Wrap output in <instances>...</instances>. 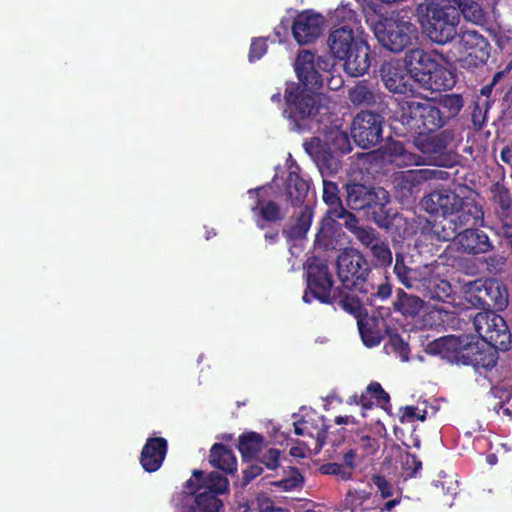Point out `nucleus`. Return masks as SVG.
Here are the masks:
<instances>
[{
    "label": "nucleus",
    "instance_id": "1",
    "mask_svg": "<svg viewBox=\"0 0 512 512\" xmlns=\"http://www.w3.org/2000/svg\"><path fill=\"white\" fill-rule=\"evenodd\" d=\"M330 67V60L326 57H316L308 50L298 54L295 71L301 84L288 83L285 89L284 115L291 121L292 130H313L328 118L326 97L315 91L323 82L320 71L328 72Z\"/></svg>",
    "mask_w": 512,
    "mask_h": 512
},
{
    "label": "nucleus",
    "instance_id": "2",
    "mask_svg": "<svg viewBox=\"0 0 512 512\" xmlns=\"http://www.w3.org/2000/svg\"><path fill=\"white\" fill-rule=\"evenodd\" d=\"M457 7L445 2H432L418 9L420 22L429 39L437 44L451 42L457 35L460 12L472 23L482 24L485 12L482 0H453Z\"/></svg>",
    "mask_w": 512,
    "mask_h": 512
},
{
    "label": "nucleus",
    "instance_id": "3",
    "mask_svg": "<svg viewBox=\"0 0 512 512\" xmlns=\"http://www.w3.org/2000/svg\"><path fill=\"white\" fill-rule=\"evenodd\" d=\"M422 208L434 215H441L440 225L432 228L437 239L449 241L455 232L464 226H475L482 222L483 212L474 202H465L449 189L434 191L421 200Z\"/></svg>",
    "mask_w": 512,
    "mask_h": 512
},
{
    "label": "nucleus",
    "instance_id": "4",
    "mask_svg": "<svg viewBox=\"0 0 512 512\" xmlns=\"http://www.w3.org/2000/svg\"><path fill=\"white\" fill-rule=\"evenodd\" d=\"M327 43L330 53L342 63L346 74L359 77L368 72L370 47L361 25L340 26L332 30Z\"/></svg>",
    "mask_w": 512,
    "mask_h": 512
},
{
    "label": "nucleus",
    "instance_id": "5",
    "mask_svg": "<svg viewBox=\"0 0 512 512\" xmlns=\"http://www.w3.org/2000/svg\"><path fill=\"white\" fill-rule=\"evenodd\" d=\"M405 61L410 78L428 90H448L456 83L454 72L443 64L441 54L417 48L406 54Z\"/></svg>",
    "mask_w": 512,
    "mask_h": 512
},
{
    "label": "nucleus",
    "instance_id": "6",
    "mask_svg": "<svg viewBox=\"0 0 512 512\" xmlns=\"http://www.w3.org/2000/svg\"><path fill=\"white\" fill-rule=\"evenodd\" d=\"M426 352L457 364L489 366L493 363L492 357L485 362L479 342H474L473 337L468 335H450L436 339L428 343Z\"/></svg>",
    "mask_w": 512,
    "mask_h": 512
},
{
    "label": "nucleus",
    "instance_id": "7",
    "mask_svg": "<svg viewBox=\"0 0 512 512\" xmlns=\"http://www.w3.org/2000/svg\"><path fill=\"white\" fill-rule=\"evenodd\" d=\"M397 119L415 134H430L444 124V117L435 103L426 98L413 97L399 104Z\"/></svg>",
    "mask_w": 512,
    "mask_h": 512
},
{
    "label": "nucleus",
    "instance_id": "8",
    "mask_svg": "<svg viewBox=\"0 0 512 512\" xmlns=\"http://www.w3.org/2000/svg\"><path fill=\"white\" fill-rule=\"evenodd\" d=\"M372 28L378 42L392 52L403 51L418 37L416 26L402 12H392L378 20Z\"/></svg>",
    "mask_w": 512,
    "mask_h": 512
},
{
    "label": "nucleus",
    "instance_id": "9",
    "mask_svg": "<svg viewBox=\"0 0 512 512\" xmlns=\"http://www.w3.org/2000/svg\"><path fill=\"white\" fill-rule=\"evenodd\" d=\"M228 486L227 478L218 472L204 477L202 472L194 471L186 484V492L195 495L191 512H220L222 503L216 495L226 492Z\"/></svg>",
    "mask_w": 512,
    "mask_h": 512
},
{
    "label": "nucleus",
    "instance_id": "10",
    "mask_svg": "<svg viewBox=\"0 0 512 512\" xmlns=\"http://www.w3.org/2000/svg\"><path fill=\"white\" fill-rule=\"evenodd\" d=\"M474 329L481 338L479 346L482 348L483 357L487 362L494 353L491 348L506 350L510 343V333L504 318L495 312H479L473 319Z\"/></svg>",
    "mask_w": 512,
    "mask_h": 512
},
{
    "label": "nucleus",
    "instance_id": "11",
    "mask_svg": "<svg viewBox=\"0 0 512 512\" xmlns=\"http://www.w3.org/2000/svg\"><path fill=\"white\" fill-rule=\"evenodd\" d=\"M490 51L488 40L473 29H461L452 49L456 62L466 70L484 66L490 57Z\"/></svg>",
    "mask_w": 512,
    "mask_h": 512
},
{
    "label": "nucleus",
    "instance_id": "12",
    "mask_svg": "<svg viewBox=\"0 0 512 512\" xmlns=\"http://www.w3.org/2000/svg\"><path fill=\"white\" fill-rule=\"evenodd\" d=\"M332 278L325 263L313 260L308 264L307 289L303 295V301L310 303L312 299H318L323 303H330L335 297L332 294Z\"/></svg>",
    "mask_w": 512,
    "mask_h": 512
},
{
    "label": "nucleus",
    "instance_id": "13",
    "mask_svg": "<svg viewBox=\"0 0 512 512\" xmlns=\"http://www.w3.org/2000/svg\"><path fill=\"white\" fill-rule=\"evenodd\" d=\"M440 268L441 265L437 263L415 266L411 257L397 254L394 272L404 286L420 291L423 286L428 285L429 276Z\"/></svg>",
    "mask_w": 512,
    "mask_h": 512
},
{
    "label": "nucleus",
    "instance_id": "14",
    "mask_svg": "<svg viewBox=\"0 0 512 512\" xmlns=\"http://www.w3.org/2000/svg\"><path fill=\"white\" fill-rule=\"evenodd\" d=\"M465 292L473 304L492 306L502 310L507 306L508 293L506 288L497 281L475 280L465 284Z\"/></svg>",
    "mask_w": 512,
    "mask_h": 512
},
{
    "label": "nucleus",
    "instance_id": "15",
    "mask_svg": "<svg viewBox=\"0 0 512 512\" xmlns=\"http://www.w3.org/2000/svg\"><path fill=\"white\" fill-rule=\"evenodd\" d=\"M382 123L379 114L368 111L358 113L351 126L354 141L364 149L377 145L382 137Z\"/></svg>",
    "mask_w": 512,
    "mask_h": 512
},
{
    "label": "nucleus",
    "instance_id": "16",
    "mask_svg": "<svg viewBox=\"0 0 512 512\" xmlns=\"http://www.w3.org/2000/svg\"><path fill=\"white\" fill-rule=\"evenodd\" d=\"M367 272V263L359 252L348 249L338 256V277L347 289H356L357 285L365 279Z\"/></svg>",
    "mask_w": 512,
    "mask_h": 512
},
{
    "label": "nucleus",
    "instance_id": "17",
    "mask_svg": "<svg viewBox=\"0 0 512 512\" xmlns=\"http://www.w3.org/2000/svg\"><path fill=\"white\" fill-rule=\"evenodd\" d=\"M268 190L269 188L267 187H260L248 191L252 215L260 228H263L266 223L281 219L280 209L278 205L269 198Z\"/></svg>",
    "mask_w": 512,
    "mask_h": 512
},
{
    "label": "nucleus",
    "instance_id": "18",
    "mask_svg": "<svg viewBox=\"0 0 512 512\" xmlns=\"http://www.w3.org/2000/svg\"><path fill=\"white\" fill-rule=\"evenodd\" d=\"M324 18L322 15L303 11L298 13L292 24V34L299 45L313 43L322 33Z\"/></svg>",
    "mask_w": 512,
    "mask_h": 512
},
{
    "label": "nucleus",
    "instance_id": "19",
    "mask_svg": "<svg viewBox=\"0 0 512 512\" xmlns=\"http://www.w3.org/2000/svg\"><path fill=\"white\" fill-rule=\"evenodd\" d=\"M450 240L458 251L469 255L485 254L492 250L493 245L486 233L478 229H465Z\"/></svg>",
    "mask_w": 512,
    "mask_h": 512
},
{
    "label": "nucleus",
    "instance_id": "20",
    "mask_svg": "<svg viewBox=\"0 0 512 512\" xmlns=\"http://www.w3.org/2000/svg\"><path fill=\"white\" fill-rule=\"evenodd\" d=\"M415 146L423 153L425 164L446 166L447 159L444 155L446 142L440 135H419L414 141Z\"/></svg>",
    "mask_w": 512,
    "mask_h": 512
},
{
    "label": "nucleus",
    "instance_id": "21",
    "mask_svg": "<svg viewBox=\"0 0 512 512\" xmlns=\"http://www.w3.org/2000/svg\"><path fill=\"white\" fill-rule=\"evenodd\" d=\"M405 66L407 64L405 63ZM381 78L385 87L393 93L403 94L408 90V67H404L400 60L385 62L381 67Z\"/></svg>",
    "mask_w": 512,
    "mask_h": 512
},
{
    "label": "nucleus",
    "instance_id": "22",
    "mask_svg": "<svg viewBox=\"0 0 512 512\" xmlns=\"http://www.w3.org/2000/svg\"><path fill=\"white\" fill-rule=\"evenodd\" d=\"M167 442L164 438H150L141 452V465L147 472L157 471L165 458Z\"/></svg>",
    "mask_w": 512,
    "mask_h": 512
},
{
    "label": "nucleus",
    "instance_id": "23",
    "mask_svg": "<svg viewBox=\"0 0 512 512\" xmlns=\"http://www.w3.org/2000/svg\"><path fill=\"white\" fill-rule=\"evenodd\" d=\"M286 165L288 169L287 190L293 204H299L308 193L309 183L299 176V168L293 162L291 155L288 156Z\"/></svg>",
    "mask_w": 512,
    "mask_h": 512
},
{
    "label": "nucleus",
    "instance_id": "24",
    "mask_svg": "<svg viewBox=\"0 0 512 512\" xmlns=\"http://www.w3.org/2000/svg\"><path fill=\"white\" fill-rule=\"evenodd\" d=\"M435 270V273L429 276L427 280V286H423L420 291L426 293V295L430 296L432 299L446 301L452 294V286L451 284L440 277V270Z\"/></svg>",
    "mask_w": 512,
    "mask_h": 512
},
{
    "label": "nucleus",
    "instance_id": "25",
    "mask_svg": "<svg viewBox=\"0 0 512 512\" xmlns=\"http://www.w3.org/2000/svg\"><path fill=\"white\" fill-rule=\"evenodd\" d=\"M376 92L367 81H358L348 89V99L355 106H370L376 103Z\"/></svg>",
    "mask_w": 512,
    "mask_h": 512
},
{
    "label": "nucleus",
    "instance_id": "26",
    "mask_svg": "<svg viewBox=\"0 0 512 512\" xmlns=\"http://www.w3.org/2000/svg\"><path fill=\"white\" fill-rule=\"evenodd\" d=\"M210 463L226 473H232L236 469V459L230 449L223 444H214L211 448Z\"/></svg>",
    "mask_w": 512,
    "mask_h": 512
},
{
    "label": "nucleus",
    "instance_id": "27",
    "mask_svg": "<svg viewBox=\"0 0 512 512\" xmlns=\"http://www.w3.org/2000/svg\"><path fill=\"white\" fill-rule=\"evenodd\" d=\"M387 150L388 161L398 167L425 164L423 156L405 150L400 143H393Z\"/></svg>",
    "mask_w": 512,
    "mask_h": 512
},
{
    "label": "nucleus",
    "instance_id": "28",
    "mask_svg": "<svg viewBox=\"0 0 512 512\" xmlns=\"http://www.w3.org/2000/svg\"><path fill=\"white\" fill-rule=\"evenodd\" d=\"M395 306L402 314L406 316H415L422 311L424 302L418 296L401 292L399 293V298L395 303Z\"/></svg>",
    "mask_w": 512,
    "mask_h": 512
},
{
    "label": "nucleus",
    "instance_id": "29",
    "mask_svg": "<svg viewBox=\"0 0 512 512\" xmlns=\"http://www.w3.org/2000/svg\"><path fill=\"white\" fill-rule=\"evenodd\" d=\"M369 189L361 184L347 186V205L353 210H361L367 207Z\"/></svg>",
    "mask_w": 512,
    "mask_h": 512
},
{
    "label": "nucleus",
    "instance_id": "30",
    "mask_svg": "<svg viewBox=\"0 0 512 512\" xmlns=\"http://www.w3.org/2000/svg\"><path fill=\"white\" fill-rule=\"evenodd\" d=\"M331 19L341 26L360 25L358 15L352 2L340 4L332 13Z\"/></svg>",
    "mask_w": 512,
    "mask_h": 512
},
{
    "label": "nucleus",
    "instance_id": "31",
    "mask_svg": "<svg viewBox=\"0 0 512 512\" xmlns=\"http://www.w3.org/2000/svg\"><path fill=\"white\" fill-rule=\"evenodd\" d=\"M323 200L330 206L333 217H342L343 210L338 196V187L334 182L323 180Z\"/></svg>",
    "mask_w": 512,
    "mask_h": 512
},
{
    "label": "nucleus",
    "instance_id": "32",
    "mask_svg": "<svg viewBox=\"0 0 512 512\" xmlns=\"http://www.w3.org/2000/svg\"><path fill=\"white\" fill-rule=\"evenodd\" d=\"M358 327L363 343L367 347H373L380 343L382 334L378 329H375L373 319L359 320Z\"/></svg>",
    "mask_w": 512,
    "mask_h": 512
},
{
    "label": "nucleus",
    "instance_id": "33",
    "mask_svg": "<svg viewBox=\"0 0 512 512\" xmlns=\"http://www.w3.org/2000/svg\"><path fill=\"white\" fill-rule=\"evenodd\" d=\"M388 343L386 349L388 352H394L402 362L408 361L409 348L404 338L397 332L387 329Z\"/></svg>",
    "mask_w": 512,
    "mask_h": 512
},
{
    "label": "nucleus",
    "instance_id": "34",
    "mask_svg": "<svg viewBox=\"0 0 512 512\" xmlns=\"http://www.w3.org/2000/svg\"><path fill=\"white\" fill-rule=\"evenodd\" d=\"M263 437L255 432L243 434L239 440V449L244 456H254L262 448Z\"/></svg>",
    "mask_w": 512,
    "mask_h": 512
},
{
    "label": "nucleus",
    "instance_id": "35",
    "mask_svg": "<svg viewBox=\"0 0 512 512\" xmlns=\"http://www.w3.org/2000/svg\"><path fill=\"white\" fill-rule=\"evenodd\" d=\"M326 143L331 152L348 153L351 151V144L348 135L340 130H332L326 137Z\"/></svg>",
    "mask_w": 512,
    "mask_h": 512
},
{
    "label": "nucleus",
    "instance_id": "36",
    "mask_svg": "<svg viewBox=\"0 0 512 512\" xmlns=\"http://www.w3.org/2000/svg\"><path fill=\"white\" fill-rule=\"evenodd\" d=\"M302 483V477L295 469H289L285 472V477L281 480L274 481L271 484L276 486L282 491H292L298 488Z\"/></svg>",
    "mask_w": 512,
    "mask_h": 512
},
{
    "label": "nucleus",
    "instance_id": "37",
    "mask_svg": "<svg viewBox=\"0 0 512 512\" xmlns=\"http://www.w3.org/2000/svg\"><path fill=\"white\" fill-rule=\"evenodd\" d=\"M379 265L390 264L392 261V253L388 245L378 238L376 242L369 248Z\"/></svg>",
    "mask_w": 512,
    "mask_h": 512
},
{
    "label": "nucleus",
    "instance_id": "38",
    "mask_svg": "<svg viewBox=\"0 0 512 512\" xmlns=\"http://www.w3.org/2000/svg\"><path fill=\"white\" fill-rule=\"evenodd\" d=\"M367 202V207H384L386 204L389 203V194L384 188L381 187L369 189V197L367 199Z\"/></svg>",
    "mask_w": 512,
    "mask_h": 512
},
{
    "label": "nucleus",
    "instance_id": "39",
    "mask_svg": "<svg viewBox=\"0 0 512 512\" xmlns=\"http://www.w3.org/2000/svg\"><path fill=\"white\" fill-rule=\"evenodd\" d=\"M256 509L258 512H290L286 508L275 507L272 499L264 493H259L257 495Z\"/></svg>",
    "mask_w": 512,
    "mask_h": 512
},
{
    "label": "nucleus",
    "instance_id": "40",
    "mask_svg": "<svg viewBox=\"0 0 512 512\" xmlns=\"http://www.w3.org/2000/svg\"><path fill=\"white\" fill-rule=\"evenodd\" d=\"M321 471L327 475H335L341 480H349L352 472L347 468L337 463H329L321 467Z\"/></svg>",
    "mask_w": 512,
    "mask_h": 512
},
{
    "label": "nucleus",
    "instance_id": "41",
    "mask_svg": "<svg viewBox=\"0 0 512 512\" xmlns=\"http://www.w3.org/2000/svg\"><path fill=\"white\" fill-rule=\"evenodd\" d=\"M366 393L374 398L378 404L384 405L389 402V395L384 391L380 383L372 382L366 388Z\"/></svg>",
    "mask_w": 512,
    "mask_h": 512
},
{
    "label": "nucleus",
    "instance_id": "42",
    "mask_svg": "<svg viewBox=\"0 0 512 512\" xmlns=\"http://www.w3.org/2000/svg\"><path fill=\"white\" fill-rule=\"evenodd\" d=\"M354 234L356 238L367 248H370L373 245V243L378 240V237H376L372 229L356 227L354 229Z\"/></svg>",
    "mask_w": 512,
    "mask_h": 512
},
{
    "label": "nucleus",
    "instance_id": "43",
    "mask_svg": "<svg viewBox=\"0 0 512 512\" xmlns=\"http://www.w3.org/2000/svg\"><path fill=\"white\" fill-rule=\"evenodd\" d=\"M267 51V44L265 39H254L250 46L249 61L254 62L259 60Z\"/></svg>",
    "mask_w": 512,
    "mask_h": 512
},
{
    "label": "nucleus",
    "instance_id": "44",
    "mask_svg": "<svg viewBox=\"0 0 512 512\" xmlns=\"http://www.w3.org/2000/svg\"><path fill=\"white\" fill-rule=\"evenodd\" d=\"M415 419L417 420H425V411L419 409L418 407L407 406L403 410L402 421L412 422Z\"/></svg>",
    "mask_w": 512,
    "mask_h": 512
},
{
    "label": "nucleus",
    "instance_id": "45",
    "mask_svg": "<svg viewBox=\"0 0 512 512\" xmlns=\"http://www.w3.org/2000/svg\"><path fill=\"white\" fill-rule=\"evenodd\" d=\"M443 106L449 109L450 115H456L462 109V99L458 95L447 96L443 100Z\"/></svg>",
    "mask_w": 512,
    "mask_h": 512
},
{
    "label": "nucleus",
    "instance_id": "46",
    "mask_svg": "<svg viewBox=\"0 0 512 512\" xmlns=\"http://www.w3.org/2000/svg\"><path fill=\"white\" fill-rule=\"evenodd\" d=\"M279 456L280 452L277 449H269L262 457V463L270 469L274 470L278 467L279 464Z\"/></svg>",
    "mask_w": 512,
    "mask_h": 512
},
{
    "label": "nucleus",
    "instance_id": "47",
    "mask_svg": "<svg viewBox=\"0 0 512 512\" xmlns=\"http://www.w3.org/2000/svg\"><path fill=\"white\" fill-rule=\"evenodd\" d=\"M294 427H295V433L297 435H310L312 437L316 436L317 438H320L322 436V431L321 430H317V431H313L310 426L308 425L307 421H303V422H300V423H295L294 424Z\"/></svg>",
    "mask_w": 512,
    "mask_h": 512
},
{
    "label": "nucleus",
    "instance_id": "48",
    "mask_svg": "<svg viewBox=\"0 0 512 512\" xmlns=\"http://www.w3.org/2000/svg\"><path fill=\"white\" fill-rule=\"evenodd\" d=\"M374 484L377 486L378 490L381 492L382 497L387 498L392 495V486L383 477H380V476L375 477Z\"/></svg>",
    "mask_w": 512,
    "mask_h": 512
},
{
    "label": "nucleus",
    "instance_id": "49",
    "mask_svg": "<svg viewBox=\"0 0 512 512\" xmlns=\"http://www.w3.org/2000/svg\"><path fill=\"white\" fill-rule=\"evenodd\" d=\"M495 200L499 203L503 210L510 207V197L507 190L499 189L495 195Z\"/></svg>",
    "mask_w": 512,
    "mask_h": 512
},
{
    "label": "nucleus",
    "instance_id": "50",
    "mask_svg": "<svg viewBox=\"0 0 512 512\" xmlns=\"http://www.w3.org/2000/svg\"><path fill=\"white\" fill-rule=\"evenodd\" d=\"M326 80H327V86L329 87V89L335 90V91L340 89L344 84V80L341 75H331Z\"/></svg>",
    "mask_w": 512,
    "mask_h": 512
},
{
    "label": "nucleus",
    "instance_id": "51",
    "mask_svg": "<svg viewBox=\"0 0 512 512\" xmlns=\"http://www.w3.org/2000/svg\"><path fill=\"white\" fill-rule=\"evenodd\" d=\"M355 459V452L353 450H349L344 454V463L346 465V468L352 472V470L355 467L354 463Z\"/></svg>",
    "mask_w": 512,
    "mask_h": 512
},
{
    "label": "nucleus",
    "instance_id": "52",
    "mask_svg": "<svg viewBox=\"0 0 512 512\" xmlns=\"http://www.w3.org/2000/svg\"><path fill=\"white\" fill-rule=\"evenodd\" d=\"M288 23H285L283 20L280 25L275 28V35L278 38L279 42H282L283 37L287 35Z\"/></svg>",
    "mask_w": 512,
    "mask_h": 512
},
{
    "label": "nucleus",
    "instance_id": "53",
    "mask_svg": "<svg viewBox=\"0 0 512 512\" xmlns=\"http://www.w3.org/2000/svg\"><path fill=\"white\" fill-rule=\"evenodd\" d=\"M500 158L504 163L512 165V148L504 147L500 153Z\"/></svg>",
    "mask_w": 512,
    "mask_h": 512
},
{
    "label": "nucleus",
    "instance_id": "54",
    "mask_svg": "<svg viewBox=\"0 0 512 512\" xmlns=\"http://www.w3.org/2000/svg\"><path fill=\"white\" fill-rule=\"evenodd\" d=\"M261 468L259 467H251L250 470L245 472V478L247 480H251L252 478L256 477L260 474Z\"/></svg>",
    "mask_w": 512,
    "mask_h": 512
},
{
    "label": "nucleus",
    "instance_id": "55",
    "mask_svg": "<svg viewBox=\"0 0 512 512\" xmlns=\"http://www.w3.org/2000/svg\"><path fill=\"white\" fill-rule=\"evenodd\" d=\"M335 422L338 425L350 424L354 422V418L351 416H338L335 418Z\"/></svg>",
    "mask_w": 512,
    "mask_h": 512
},
{
    "label": "nucleus",
    "instance_id": "56",
    "mask_svg": "<svg viewBox=\"0 0 512 512\" xmlns=\"http://www.w3.org/2000/svg\"><path fill=\"white\" fill-rule=\"evenodd\" d=\"M378 296L382 299L387 298L390 295V288L388 286L382 285L378 288Z\"/></svg>",
    "mask_w": 512,
    "mask_h": 512
},
{
    "label": "nucleus",
    "instance_id": "57",
    "mask_svg": "<svg viewBox=\"0 0 512 512\" xmlns=\"http://www.w3.org/2000/svg\"><path fill=\"white\" fill-rule=\"evenodd\" d=\"M290 454L292 456H294V457H304L305 456V451L301 447H292L290 449Z\"/></svg>",
    "mask_w": 512,
    "mask_h": 512
},
{
    "label": "nucleus",
    "instance_id": "58",
    "mask_svg": "<svg viewBox=\"0 0 512 512\" xmlns=\"http://www.w3.org/2000/svg\"><path fill=\"white\" fill-rule=\"evenodd\" d=\"M426 174V171H423V170H419V171H408L406 173V178L407 179H414L418 176H422V175H425Z\"/></svg>",
    "mask_w": 512,
    "mask_h": 512
},
{
    "label": "nucleus",
    "instance_id": "59",
    "mask_svg": "<svg viewBox=\"0 0 512 512\" xmlns=\"http://www.w3.org/2000/svg\"><path fill=\"white\" fill-rule=\"evenodd\" d=\"M309 225H310V222L308 219L301 220L300 231L298 232V235H303L304 233H306V231L309 228Z\"/></svg>",
    "mask_w": 512,
    "mask_h": 512
},
{
    "label": "nucleus",
    "instance_id": "60",
    "mask_svg": "<svg viewBox=\"0 0 512 512\" xmlns=\"http://www.w3.org/2000/svg\"><path fill=\"white\" fill-rule=\"evenodd\" d=\"M495 411L497 414H503L505 416H510L511 415V411L508 407H505L503 405L499 406V408L495 407Z\"/></svg>",
    "mask_w": 512,
    "mask_h": 512
},
{
    "label": "nucleus",
    "instance_id": "61",
    "mask_svg": "<svg viewBox=\"0 0 512 512\" xmlns=\"http://www.w3.org/2000/svg\"><path fill=\"white\" fill-rule=\"evenodd\" d=\"M492 85H487L481 89L482 95L489 96L492 91Z\"/></svg>",
    "mask_w": 512,
    "mask_h": 512
},
{
    "label": "nucleus",
    "instance_id": "62",
    "mask_svg": "<svg viewBox=\"0 0 512 512\" xmlns=\"http://www.w3.org/2000/svg\"><path fill=\"white\" fill-rule=\"evenodd\" d=\"M503 76V72H498L494 75L493 77V80H492V83L490 85H492V87L499 81V79Z\"/></svg>",
    "mask_w": 512,
    "mask_h": 512
},
{
    "label": "nucleus",
    "instance_id": "63",
    "mask_svg": "<svg viewBox=\"0 0 512 512\" xmlns=\"http://www.w3.org/2000/svg\"><path fill=\"white\" fill-rule=\"evenodd\" d=\"M398 503L397 500H391L389 502L386 503V507L388 510H391L394 506H396Z\"/></svg>",
    "mask_w": 512,
    "mask_h": 512
},
{
    "label": "nucleus",
    "instance_id": "64",
    "mask_svg": "<svg viewBox=\"0 0 512 512\" xmlns=\"http://www.w3.org/2000/svg\"><path fill=\"white\" fill-rule=\"evenodd\" d=\"M265 238H266V239H269V240H270V242H273V241H275V239L277 238V234H273V235L266 234V235H265Z\"/></svg>",
    "mask_w": 512,
    "mask_h": 512
}]
</instances>
